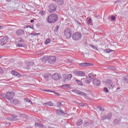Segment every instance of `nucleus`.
Here are the masks:
<instances>
[{
    "label": "nucleus",
    "instance_id": "50",
    "mask_svg": "<svg viewBox=\"0 0 128 128\" xmlns=\"http://www.w3.org/2000/svg\"><path fill=\"white\" fill-rule=\"evenodd\" d=\"M66 80H68V78H66V76H65V78H64V79L63 80V82H66Z\"/></svg>",
    "mask_w": 128,
    "mask_h": 128
},
{
    "label": "nucleus",
    "instance_id": "60",
    "mask_svg": "<svg viewBox=\"0 0 128 128\" xmlns=\"http://www.w3.org/2000/svg\"><path fill=\"white\" fill-rule=\"evenodd\" d=\"M2 58V56L1 55H0V58Z\"/></svg>",
    "mask_w": 128,
    "mask_h": 128
},
{
    "label": "nucleus",
    "instance_id": "55",
    "mask_svg": "<svg viewBox=\"0 0 128 128\" xmlns=\"http://www.w3.org/2000/svg\"><path fill=\"white\" fill-rule=\"evenodd\" d=\"M29 28H34V26L32 25L30 26H29Z\"/></svg>",
    "mask_w": 128,
    "mask_h": 128
},
{
    "label": "nucleus",
    "instance_id": "25",
    "mask_svg": "<svg viewBox=\"0 0 128 128\" xmlns=\"http://www.w3.org/2000/svg\"><path fill=\"white\" fill-rule=\"evenodd\" d=\"M44 104H46V106H54V103H52V102H49L44 103Z\"/></svg>",
    "mask_w": 128,
    "mask_h": 128
},
{
    "label": "nucleus",
    "instance_id": "42",
    "mask_svg": "<svg viewBox=\"0 0 128 128\" xmlns=\"http://www.w3.org/2000/svg\"><path fill=\"white\" fill-rule=\"evenodd\" d=\"M30 34L31 36H38V34H40L34 32V33H31Z\"/></svg>",
    "mask_w": 128,
    "mask_h": 128
},
{
    "label": "nucleus",
    "instance_id": "4",
    "mask_svg": "<svg viewBox=\"0 0 128 128\" xmlns=\"http://www.w3.org/2000/svg\"><path fill=\"white\" fill-rule=\"evenodd\" d=\"M64 34L65 36H66V38H70L72 36V30L70 28H66L64 32Z\"/></svg>",
    "mask_w": 128,
    "mask_h": 128
},
{
    "label": "nucleus",
    "instance_id": "33",
    "mask_svg": "<svg viewBox=\"0 0 128 128\" xmlns=\"http://www.w3.org/2000/svg\"><path fill=\"white\" fill-rule=\"evenodd\" d=\"M90 46L93 48V50H98V48H96V46L94 45L90 44Z\"/></svg>",
    "mask_w": 128,
    "mask_h": 128
},
{
    "label": "nucleus",
    "instance_id": "5",
    "mask_svg": "<svg viewBox=\"0 0 128 128\" xmlns=\"http://www.w3.org/2000/svg\"><path fill=\"white\" fill-rule=\"evenodd\" d=\"M24 44V39L22 38H18L16 40V45L18 48H22Z\"/></svg>",
    "mask_w": 128,
    "mask_h": 128
},
{
    "label": "nucleus",
    "instance_id": "59",
    "mask_svg": "<svg viewBox=\"0 0 128 128\" xmlns=\"http://www.w3.org/2000/svg\"><path fill=\"white\" fill-rule=\"evenodd\" d=\"M6 1L8 2H10V0H6Z\"/></svg>",
    "mask_w": 128,
    "mask_h": 128
},
{
    "label": "nucleus",
    "instance_id": "21",
    "mask_svg": "<svg viewBox=\"0 0 128 128\" xmlns=\"http://www.w3.org/2000/svg\"><path fill=\"white\" fill-rule=\"evenodd\" d=\"M12 118H8V120H18V116L16 115L12 116Z\"/></svg>",
    "mask_w": 128,
    "mask_h": 128
},
{
    "label": "nucleus",
    "instance_id": "19",
    "mask_svg": "<svg viewBox=\"0 0 128 128\" xmlns=\"http://www.w3.org/2000/svg\"><path fill=\"white\" fill-rule=\"evenodd\" d=\"M54 2H55L58 6H62L64 4V0H53Z\"/></svg>",
    "mask_w": 128,
    "mask_h": 128
},
{
    "label": "nucleus",
    "instance_id": "30",
    "mask_svg": "<svg viewBox=\"0 0 128 128\" xmlns=\"http://www.w3.org/2000/svg\"><path fill=\"white\" fill-rule=\"evenodd\" d=\"M88 76H89V78L92 80V78H94V73L92 72V73L89 74Z\"/></svg>",
    "mask_w": 128,
    "mask_h": 128
},
{
    "label": "nucleus",
    "instance_id": "2",
    "mask_svg": "<svg viewBox=\"0 0 128 128\" xmlns=\"http://www.w3.org/2000/svg\"><path fill=\"white\" fill-rule=\"evenodd\" d=\"M58 10V5L54 3H52L48 6V12L50 14H54Z\"/></svg>",
    "mask_w": 128,
    "mask_h": 128
},
{
    "label": "nucleus",
    "instance_id": "29",
    "mask_svg": "<svg viewBox=\"0 0 128 128\" xmlns=\"http://www.w3.org/2000/svg\"><path fill=\"white\" fill-rule=\"evenodd\" d=\"M66 76L68 80H72V76L71 74H69Z\"/></svg>",
    "mask_w": 128,
    "mask_h": 128
},
{
    "label": "nucleus",
    "instance_id": "14",
    "mask_svg": "<svg viewBox=\"0 0 128 128\" xmlns=\"http://www.w3.org/2000/svg\"><path fill=\"white\" fill-rule=\"evenodd\" d=\"M74 74L78 76H86L84 72L82 71H74Z\"/></svg>",
    "mask_w": 128,
    "mask_h": 128
},
{
    "label": "nucleus",
    "instance_id": "26",
    "mask_svg": "<svg viewBox=\"0 0 128 128\" xmlns=\"http://www.w3.org/2000/svg\"><path fill=\"white\" fill-rule=\"evenodd\" d=\"M114 52V50H112L110 49H106L104 50V52H105V54H110V52Z\"/></svg>",
    "mask_w": 128,
    "mask_h": 128
},
{
    "label": "nucleus",
    "instance_id": "34",
    "mask_svg": "<svg viewBox=\"0 0 128 128\" xmlns=\"http://www.w3.org/2000/svg\"><path fill=\"white\" fill-rule=\"evenodd\" d=\"M50 42V39L48 38L44 42L45 44H48Z\"/></svg>",
    "mask_w": 128,
    "mask_h": 128
},
{
    "label": "nucleus",
    "instance_id": "13",
    "mask_svg": "<svg viewBox=\"0 0 128 128\" xmlns=\"http://www.w3.org/2000/svg\"><path fill=\"white\" fill-rule=\"evenodd\" d=\"M34 62H28L26 64V68L28 70H30L31 68H32L34 66Z\"/></svg>",
    "mask_w": 128,
    "mask_h": 128
},
{
    "label": "nucleus",
    "instance_id": "7",
    "mask_svg": "<svg viewBox=\"0 0 128 128\" xmlns=\"http://www.w3.org/2000/svg\"><path fill=\"white\" fill-rule=\"evenodd\" d=\"M8 36H4L3 38L0 42V44L2 46H6V42H8Z\"/></svg>",
    "mask_w": 128,
    "mask_h": 128
},
{
    "label": "nucleus",
    "instance_id": "8",
    "mask_svg": "<svg viewBox=\"0 0 128 128\" xmlns=\"http://www.w3.org/2000/svg\"><path fill=\"white\" fill-rule=\"evenodd\" d=\"M16 34L18 36H22L24 34V30L22 28L18 29L16 30Z\"/></svg>",
    "mask_w": 128,
    "mask_h": 128
},
{
    "label": "nucleus",
    "instance_id": "54",
    "mask_svg": "<svg viewBox=\"0 0 128 128\" xmlns=\"http://www.w3.org/2000/svg\"><path fill=\"white\" fill-rule=\"evenodd\" d=\"M26 116V114H20V116H22H22Z\"/></svg>",
    "mask_w": 128,
    "mask_h": 128
},
{
    "label": "nucleus",
    "instance_id": "28",
    "mask_svg": "<svg viewBox=\"0 0 128 128\" xmlns=\"http://www.w3.org/2000/svg\"><path fill=\"white\" fill-rule=\"evenodd\" d=\"M114 124H120V119L116 118L114 120Z\"/></svg>",
    "mask_w": 128,
    "mask_h": 128
},
{
    "label": "nucleus",
    "instance_id": "49",
    "mask_svg": "<svg viewBox=\"0 0 128 128\" xmlns=\"http://www.w3.org/2000/svg\"><path fill=\"white\" fill-rule=\"evenodd\" d=\"M111 19L112 20H116V16H111Z\"/></svg>",
    "mask_w": 128,
    "mask_h": 128
},
{
    "label": "nucleus",
    "instance_id": "47",
    "mask_svg": "<svg viewBox=\"0 0 128 128\" xmlns=\"http://www.w3.org/2000/svg\"><path fill=\"white\" fill-rule=\"evenodd\" d=\"M1 96L3 98H6V94H1Z\"/></svg>",
    "mask_w": 128,
    "mask_h": 128
},
{
    "label": "nucleus",
    "instance_id": "51",
    "mask_svg": "<svg viewBox=\"0 0 128 128\" xmlns=\"http://www.w3.org/2000/svg\"><path fill=\"white\" fill-rule=\"evenodd\" d=\"M76 22H77V24H80V26H82V23L80 22V21H78V20H76Z\"/></svg>",
    "mask_w": 128,
    "mask_h": 128
},
{
    "label": "nucleus",
    "instance_id": "18",
    "mask_svg": "<svg viewBox=\"0 0 128 128\" xmlns=\"http://www.w3.org/2000/svg\"><path fill=\"white\" fill-rule=\"evenodd\" d=\"M50 74H45L44 75V80L46 82L50 80Z\"/></svg>",
    "mask_w": 128,
    "mask_h": 128
},
{
    "label": "nucleus",
    "instance_id": "32",
    "mask_svg": "<svg viewBox=\"0 0 128 128\" xmlns=\"http://www.w3.org/2000/svg\"><path fill=\"white\" fill-rule=\"evenodd\" d=\"M92 23V18H90V17H88L87 18V24H90Z\"/></svg>",
    "mask_w": 128,
    "mask_h": 128
},
{
    "label": "nucleus",
    "instance_id": "31",
    "mask_svg": "<svg viewBox=\"0 0 128 128\" xmlns=\"http://www.w3.org/2000/svg\"><path fill=\"white\" fill-rule=\"evenodd\" d=\"M76 84H80V86H82V82L80 80H76Z\"/></svg>",
    "mask_w": 128,
    "mask_h": 128
},
{
    "label": "nucleus",
    "instance_id": "6",
    "mask_svg": "<svg viewBox=\"0 0 128 128\" xmlns=\"http://www.w3.org/2000/svg\"><path fill=\"white\" fill-rule=\"evenodd\" d=\"M56 58L54 56H48L47 58V60L49 64H52L56 62Z\"/></svg>",
    "mask_w": 128,
    "mask_h": 128
},
{
    "label": "nucleus",
    "instance_id": "24",
    "mask_svg": "<svg viewBox=\"0 0 128 128\" xmlns=\"http://www.w3.org/2000/svg\"><path fill=\"white\" fill-rule=\"evenodd\" d=\"M92 78H90V77L88 78L86 80V84H90L92 82Z\"/></svg>",
    "mask_w": 128,
    "mask_h": 128
},
{
    "label": "nucleus",
    "instance_id": "41",
    "mask_svg": "<svg viewBox=\"0 0 128 128\" xmlns=\"http://www.w3.org/2000/svg\"><path fill=\"white\" fill-rule=\"evenodd\" d=\"M74 92L75 94H80V91L78 90H74L73 91Z\"/></svg>",
    "mask_w": 128,
    "mask_h": 128
},
{
    "label": "nucleus",
    "instance_id": "56",
    "mask_svg": "<svg viewBox=\"0 0 128 128\" xmlns=\"http://www.w3.org/2000/svg\"><path fill=\"white\" fill-rule=\"evenodd\" d=\"M30 22H34V20H31Z\"/></svg>",
    "mask_w": 128,
    "mask_h": 128
},
{
    "label": "nucleus",
    "instance_id": "12",
    "mask_svg": "<svg viewBox=\"0 0 128 128\" xmlns=\"http://www.w3.org/2000/svg\"><path fill=\"white\" fill-rule=\"evenodd\" d=\"M60 78H62V76L58 73H56L52 75V78L54 80H60Z\"/></svg>",
    "mask_w": 128,
    "mask_h": 128
},
{
    "label": "nucleus",
    "instance_id": "20",
    "mask_svg": "<svg viewBox=\"0 0 128 128\" xmlns=\"http://www.w3.org/2000/svg\"><path fill=\"white\" fill-rule=\"evenodd\" d=\"M56 114H58V116H63V114H64V111H62V110L60 109V110H56Z\"/></svg>",
    "mask_w": 128,
    "mask_h": 128
},
{
    "label": "nucleus",
    "instance_id": "39",
    "mask_svg": "<svg viewBox=\"0 0 128 128\" xmlns=\"http://www.w3.org/2000/svg\"><path fill=\"white\" fill-rule=\"evenodd\" d=\"M79 94H80V96H86V93H84V92H80Z\"/></svg>",
    "mask_w": 128,
    "mask_h": 128
},
{
    "label": "nucleus",
    "instance_id": "23",
    "mask_svg": "<svg viewBox=\"0 0 128 128\" xmlns=\"http://www.w3.org/2000/svg\"><path fill=\"white\" fill-rule=\"evenodd\" d=\"M97 110L98 112H104V110H106L104 109V107H102V106H98L97 108Z\"/></svg>",
    "mask_w": 128,
    "mask_h": 128
},
{
    "label": "nucleus",
    "instance_id": "46",
    "mask_svg": "<svg viewBox=\"0 0 128 128\" xmlns=\"http://www.w3.org/2000/svg\"><path fill=\"white\" fill-rule=\"evenodd\" d=\"M104 92H108V88H104Z\"/></svg>",
    "mask_w": 128,
    "mask_h": 128
},
{
    "label": "nucleus",
    "instance_id": "53",
    "mask_svg": "<svg viewBox=\"0 0 128 128\" xmlns=\"http://www.w3.org/2000/svg\"><path fill=\"white\" fill-rule=\"evenodd\" d=\"M4 71L2 70V68L0 67V74H2Z\"/></svg>",
    "mask_w": 128,
    "mask_h": 128
},
{
    "label": "nucleus",
    "instance_id": "43",
    "mask_svg": "<svg viewBox=\"0 0 128 128\" xmlns=\"http://www.w3.org/2000/svg\"><path fill=\"white\" fill-rule=\"evenodd\" d=\"M52 92H54V94H56V96H60V94H58V93H56V92L54 91H52Z\"/></svg>",
    "mask_w": 128,
    "mask_h": 128
},
{
    "label": "nucleus",
    "instance_id": "52",
    "mask_svg": "<svg viewBox=\"0 0 128 128\" xmlns=\"http://www.w3.org/2000/svg\"><path fill=\"white\" fill-rule=\"evenodd\" d=\"M56 32H58V28H60V26H56Z\"/></svg>",
    "mask_w": 128,
    "mask_h": 128
},
{
    "label": "nucleus",
    "instance_id": "38",
    "mask_svg": "<svg viewBox=\"0 0 128 128\" xmlns=\"http://www.w3.org/2000/svg\"><path fill=\"white\" fill-rule=\"evenodd\" d=\"M43 92H52V91L50 90H46V89H43Z\"/></svg>",
    "mask_w": 128,
    "mask_h": 128
},
{
    "label": "nucleus",
    "instance_id": "64",
    "mask_svg": "<svg viewBox=\"0 0 128 128\" xmlns=\"http://www.w3.org/2000/svg\"><path fill=\"white\" fill-rule=\"evenodd\" d=\"M112 70H114V68H113Z\"/></svg>",
    "mask_w": 128,
    "mask_h": 128
},
{
    "label": "nucleus",
    "instance_id": "57",
    "mask_svg": "<svg viewBox=\"0 0 128 128\" xmlns=\"http://www.w3.org/2000/svg\"><path fill=\"white\" fill-rule=\"evenodd\" d=\"M8 126H10V122L7 123Z\"/></svg>",
    "mask_w": 128,
    "mask_h": 128
},
{
    "label": "nucleus",
    "instance_id": "10",
    "mask_svg": "<svg viewBox=\"0 0 128 128\" xmlns=\"http://www.w3.org/2000/svg\"><path fill=\"white\" fill-rule=\"evenodd\" d=\"M14 93L12 92H7L6 93V98H7V100H10L12 98H14Z\"/></svg>",
    "mask_w": 128,
    "mask_h": 128
},
{
    "label": "nucleus",
    "instance_id": "61",
    "mask_svg": "<svg viewBox=\"0 0 128 128\" xmlns=\"http://www.w3.org/2000/svg\"><path fill=\"white\" fill-rule=\"evenodd\" d=\"M120 88H117V90H120Z\"/></svg>",
    "mask_w": 128,
    "mask_h": 128
},
{
    "label": "nucleus",
    "instance_id": "11",
    "mask_svg": "<svg viewBox=\"0 0 128 128\" xmlns=\"http://www.w3.org/2000/svg\"><path fill=\"white\" fill-rule=\"evenodd\" d=\"M10 104H14V106H16V104H20V102L18 99L14 98L10 100Z\"/></svg>",
    "mask_w": 128,
    "mask_h": 128
},
{
    "label": "nucleus",
    "instance_id": "58",
    "mask_svg": "<svg viewBox=\"0 0 128 128\" xmlns=\"http://www.w3.org/2000/svg\"><path fill=\"white\" fill-rule=\"evenodd\" d=\"M64 86L65 88H66V85H63V86Z\"/></svg>",
    "mask_w": 128,
    "mask_h": 128
},
{
    "label": "nucleus",
    "instance_id": "40",
    "mask_svg": "<svg viewBox=\"0 0 128 128\" xmlns=\"http://www.w3.org/2000/svg\"><path fill=\"white\" fill-rule=\"evenodd\" d=\"M57 106H58V108H62V102H57Z\"/></svg>",
    "mask_w": 128,
    "mask_h": 128
},
{
    "label": "nucleus",
    "instance_id": "22",
    "mask_svg": "<svg viewBox=\"0 0 128 128\" xmlns=\"http://www.w3.org/2000/svg\"><path fill=\"white\" fill-rule=\"evenodd\" d=\"M12 74H13V76H18V78H20V76H20V74H18V72L14 70H12Z\"/></svg>",
    "mask_w": 128,
    "mask_h": 128
},
{
    "label": "nucleus",
    "instance_id": "16",
    "mask_svg": "<svg viewBox=\"0 0 128 128\" xmlns=\"http://www.w3.org/2000/svg\"><path fill=\"white\" fill-rule=\"evenodd\" d=\"M106 86L108 88H114V84L111 80H108L106 84Z\"/></svg>",
    "mask_w": 128,
    "mask_h": 128
},
{
    "label": "nucleus",
    "instance_id": "36",
    "mask_svg": "<svg viewBox=\"0 0 128 128\" xmlns=\"http://www.w3.org/2000/svg\"><path fill=\"white\" fill-rule=\"evenodd\" d=\"M84 126H88L90 124V122L88 120H85L84 122Z\"/></svg>",
    "mask_w": 128,
    "mask_h": 128
},
{
    "label": "nucleus",
    "instance_id": "44",
    "mask_svg": "<svg viewBox=\"0 0 128 128\" xmlns=\"http://www.w3.org/2000/svg\"><path fill=\"white\" fill-rule=\"evenodd\" d=\"M124 80L125 82H128V76H124Z\"/></svg>",
    "mask_w": 128,
    "mask_h": 128
},
{
    "label": "nucleus",
    "instance_id": "45",
    "mask_svg": "<svg viewBox=\"0 0 128 128\" xmlns=\"http://www.w3.org/2000/svg\"><path fill=\"white\" fill-rule=\"evenodd\" d=\"M40 128H46V126L44 125L43 124H40Z\"/></svg>",
    "mask_w": 128,
    "mask_h": 128
},
{
    "label": "nucleus",
    "instance_id": "37",
    "mask_svg": "<svg viewBox=\"0 0 128 128\" xmlns=\"http://www.w3.org/2000/svg\"><path fill=\"white\" fill-rule=\"evenodd\" d=\"M40 124L38 122H35V126L36 128H40Z\"/></svg>",
    "mask_w": 128,
    "mask_h": 128
},
{
    "label": "nucleus",
    "instance_id": "62",
    "mask_svg": "<svg viewBox=\"0 0 128 128\" xmlns=\"http://www.w3.org/2000/svg\"><path fill=\"white\" fill-rule=\"evenodd\" d=\"M0 30H2V26H0Z\"/></svg>",
    "mask_w": 128,
    "mask_h": 128
},
{
    "label": "nucleus",
    "instance_id": "15",
    "mask_svg": "<svg viewBox=\"0 0 128 128\" xmlns=\"http://www.w3.org/2000/svg\"><path fill=\"white\" fill-rule=\"evenodd\" d=\"M79 65L82 68H86V66H92V64L88 63V62H83V63L79 64Z\"/></svg>",
    "mask_w": 128,
    "mask_h": 128
},
{
    "label": "nucleus",
    "instance_id": "1",
    "mask_svg": "<svg viewBox=\"0 0 128 128\" xmlns=\"http://www.w3.org/2000/svg\"><path fill=\"white\" fill-rule=\"evenodd\" d=\"M58 16L56 14H53L48 16L47 18V22L49 24H54V22H58Z\"/></svg>",
    "mask_w": 128,
    "mask_h": 128
},
{
    "label": "nucleus",
    "instance_id": "3",
    "mask_svg": "<svg viewBox=\"0 0 128 128\" xmlns=\"http://www.w3.org/2000/svg\"><path fill=\"white\" fill-rule=\"evenodd\" d=\"M82 33L80 32H76L73 34L72 38L74 40H80L82 39Z\"/></svg>",
    "mask_w": 128,
    "mask_h": 128
},
{
    "label": "nucleus",
    "instance_id": "63",
    "mask_svg": "<svg viewBox=\"0 0 128 128\" xmlns=\"http://www.w3.org/2000/svg\"><path fill=\"white\" fill-rule=\"evenodd\" d=\"M30 102H32V101H30H30H29Z\"/></svg>",
    "mask_w": 128,
    "mask_h": 128
},
{
    "label": "nucleus",
    "instance_id": "27",
    "mask_svg": "<svg viewBox=\"0 0 128 128\" xmlns=\"http://www.w3.org/2000/svg\"><path fill=\"white\" fill-rule=\"evenodd\" d=\"M82 122H83L82 119H80L78 121L76 124L77 126H82Z\"/></svg>",
    "mask_w": 128,
    "mask_h": 128
},
{
    "label": "nucleus",
    "instance_id": "35",
    "mask_svg": "<svg viewBox=\"0 0 128 128\" xmlns=\"http://www.w3.org/2000/svg\"><path fill=\"white\" fill-rule=\"evenodd\" d=\"M40 16H44V14H46V11L45 10H42L41 12H40Z\"/></svg>",
    "mask_w": 128,
    "mask_h": 128
},
{
    "label": "nucleus",
    "instance_id": "17",
    "mask_svg": "<svg viewBox=\"0 0 128 128\" xmlns=\"http://www.w3.org/2000/svg\"><path fill=\"white\" fill-rule=\"evenodd\" d=\"M94 86H98L100 84V81L98 79H94L92 80Z\"/></svg>",
    "mask_w": 128,
    "mask_h": 128
},
{
    "label": "nucleus",
    "instance_id": "9",
    "mask_svg": "<svg viewBox=\"0 0 128 128\" xmlns=\"http://www.w3.org/2000/svg\"><path fill=\"white\" fill-rule=\"evenodd\" d=\"M112 114L108 113L106 116H102L101 118V119L102 120H112Z\"/></svg>",
    "mask_w": 128,
    "mask_h": 128
},
{
    "label": "nucleus",
    "instance_id": "48",
    "mask_svg": "<svg viewBox=\"0 0 128 128\" xmlns=\"http://www.w3.org/2000/svg\"><path fill=\"white\" fill-rule=\"evenodd\" d=\"M76 104H78L79 106H84V104H82V103H78V102H76Z\"/></svg>",
    "mask_w": 128,
    "mask_h": 128
}]
</instances>
